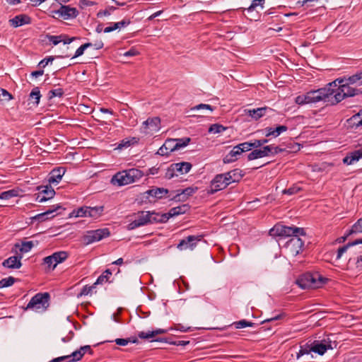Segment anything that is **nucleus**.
<instances>
[{
    "label": "nucleus",
    "instance_id": "nucleus-1",
    "mask_svg": "<svg viewBox=\"0 0 362 362\" xmlns=\"http://www.w3.org/2000/svg\"><path fill=\"white\" fill-rule=\"evenodd\" d=\"M305 234L303 228H271L269 231V235L277 240L291 237L289 243L299 248L304 245V240L300 236H305Z\"/></svg>",
    "mask_w": 362,
    "mask_h": 362
},
{
    "label": "nucleus",
    "instance_id": "nucleus-2",
    "mask_svg": "<svg viewBox=\"0 0 362 362\" xmlns=\"http://www.w3.org/2000/svg\"><path fill=\"white\" fill-rule=\"evenodd\" d=\"M327 88L331 89L330 101L332 104H337L347 97H354L362 93V90L347 82L337 83L336 87L330 86L329 83Z\"/></svg>",
    "mask_w": 362,
    "mask_h": 362
},
{
    "label": "nucleus",
    "instance_id": "nucleus-3",
    "mask_svg": "<svg viewBox=\"0 0 362 362\" xmlns=\"http://www.w3.org/2000/svg\"><path fill=\"white\" fill-rule=\"evenodd\" d=\"M143 175L141 170L132 168L116 173L112 178L111 182L114 185L123 186L129 185L139 180Z\"/></svg>",
    "mask_w": 362,
    "mask_h": 362
},
{
    "label": "nucleus",
    "instance_id": "nucleus-4",
    "mask_svg": "<svg viewBox=\"0 0 362 362\" xmlns=\"http://www.w3.org/2000/svg\"><path fill=\"white\" fill-rule=\"evenodd\" d=\"M327 281L318 273H305L296 281L297 284L303 289L316 288L322 286Z\"/></svg>",
    "mask_w": 362,
    "mask_h": 362
},
{
    "label": "nucleus",
    "instance_id": "nucleus-5",
    "mask_svg": "<svg viewBox=\"0 0 362 362\" xmlns=\"http://www.w3.org/2000/svg\"><path fill=\"white\" fill-rule=\"evenodd\" d=\"M49 293H38L30 299L25 310H32L37 313L44 312L49 307Z\"/></svg>",
    "mask_w": 362,
    "mask_h": 362
},
{
    "label": "nucleus",
    "instance_id": "nucleus-6",
    "mask_svg": "<svg viewBox=\"0 0 362 362\" xmlns=\"http://www.w3.org/2000/svg\"><path fill=\"white\" fill-rule=\"evenodd\" d=\"M331 89L327 88V86L315 90H312L303 94L306 104L316 103L320 101L329 102Z\"/></svg>",
    "mask_w": 362,
    "mask_h": 362
},
{
    "label": "nucleus",
    "instance_id": "nucleus-7",
    "mask_svg": "<svg viewBox=\"0 0 362 362\" xmlns=\"http://www.w3.org/2000/svg\"><path fill=\"white\" fill-rule=\"evenodd\" d=\"M110 234V233L107 228L88 230L83 235L82 240L84 245H88L108 237Z\"/></svg>",
    "mask_w": 362,
    "mask_h": 362
},
{
    "label": "nucleus",
    "instance_id": "nucleus-8",
    "mask_svg": "<svg viewBox=\"0 0 362 362\" xmlns=\"http://www.w3.org/2000/svg\"><path fill=\"white\" fill-rule=\"evenodd\" d=\"M202 238L203 235H189L187 238L181 240L177 247L180 250H193L196 247L197 243L202 241Z\"/></svg>",
    "mask_w": 362,
    "mask_h": 362
},
{
    "label": "nucleus",
    "instance_id": "nucleus-9",
    "mask_svg": "<svg viewBox=\"0 0 362 362\" xmlns=\"http://www.w3.org/2000/svg\"><path fill=\"white\" fill-rule=\"evenodd\" d=\"M52 12L54 14V16H57V18H62L64 20L74 18L78 15V11L76 8L64 5H61L58 10Z\"/></svg>",
    "mask_w": 362,
    "mask_h": 362
},
{
    "label": "nucleus",
    "instance_id": "nucleus-10",
    "mask_svg": "<svg viewBox=\"0 0 362 362\" xmlns=\"http://www.w3.org/2000/svg\"><path fill=\"white\" fill-rule=\"evenodd\" d=\"M229 184L226 180L224 174H218L212 180L210 189L208 190L209 194H214L215 192L225 189Z\"/></svg>",
    "mask_w": 362,
    "mask_h": 362
},
{
    "label": "nucleus",
    "instance_id": "nucleus-11",
    "mask_svg": "<svg viewBox=\"0 0 362 362\" xmlns=\"http://www.w3.org/2000/svg\"><path fill=\"white\" fill-rule=\"evenodd\" d=\"M37 190H39V192L35 194V200L38 202H43L52 199L55 194L54 190L48 186L37 187Z\"/></svg>",
    "mask_w": 362,
    "mask_h": 362
},
{
    "label": "nucleus",
    "instance_id": "nucleus-12",
    "mask_svg": "<svg viewBox=\"0 0 362 362\" xmlns=\"http://www.w3.org/2000/svg\"><path fill=\"white\" fill-rule=\"evenodd\" d=\"M160 119L159 117L148 118L143 122V128L145 134H153L160 129Z\"/></svg>",
    "mask_w": 362,
    "mask_h": 362
},
{
    "label": "nucleus",
    "instance_id": "nucleus-13",
    "mask_svg": "<svg viewBox=\"0 0 362 362\" xmlns=\"http://www.w3.org/2000/svg\"><path fill=\"white\" fill-rule=\"evenodd\" d=\"M330 341L325 339L322 341H315L311 346L313 352L317 353L322 356L328 349H332Z\"/></svg>",
    "mask_w": 362,
    "mask_h": 362
},
{
    "label": "nucleus",
    "instance_id": "nucleus-14",
    "mask_svg": "<svg viewBox=\"0 0 362 362\" xmlns=\"http://www.w3.org/2000/svg\"><path fill=\"white\" fill-rule=\"evenodd\" d=\"M343 82H347L349 83V85H352L356 88L362 86L361 80H360V78L357 73L356 74H354V75L348 77V78L344 77V78H337L334 81L329 83V86L336 87L337 83H343Z\"/></svg>",
    "mask_w": 362,
    "mask_h": 362
},
{
    "label": "nucleus",
    "instance_id": "nucleus-15",
    "mask_svg": "<svg viewBox=\"0 0 362 362\" xmlns=\"http://www.w3.org/2000/svg\"><path fill=\"white\" fill-rule=\"evenodd\" d=\"M10 25L13 28H18L23 25L31 23V18L26 14H20L9 20Z\"/></svg>",
    "mask_w": 362,
    "mask_h": 362
},
{
    "label": "nucleus",
    "instance_id": "nucleus-16",
    "mask_svg": "<svg viewBox=\"0 0 362 362\" xmlns=\"http://www.w3.org/2000/svg\"><path fill=\"white\" fill-rule=\"evenodd\" d=\"M21 259V255L10 257L2 262V266L8 269H19L22 266Z\"/></svg>",
    "mask_w": 362,
    "mask_h": 362
},
{
    "label": "nucleus",
    "instance_id": "nucleus-17",
    "mask_svg": "<svg viewBox=\"0 0 362 362\" xmlns=\"http://www.w3.org/2000/svg\"><path fill=\"white\" fill-rule=\"evenodd\" d=\"M86 352H88L90 355L93 353L89 345L81 346L79 349L70 354L71 358L69 360V362H76L80 361Z\"/></svg>",
    "mask_w": 362,
    "mask_h": 362
},
{
    "label": "nucleus",
    "instance_id": "nucleus-18",
    "mask_svg": "<svg viewBox=\"0 0 362 362\" xmlns=\"http://www.w3.org/2000/svg\"><path fill=\"white\" fill-rule=\"evenodd\" d=\"M61 208H62V206L59 204L53 205L49 209L47 210L46 211H45V212H43L42 214H37V216H35L34 217L30 218L31 221L28 223V224H33L34 223V221H45L46 219H48L49 218V215L53 214L57 209H61Z\"/></svg>",
    "mask_w": 362,
    "mask_h": 362
},
{
    "label": "nucleus",
    "instance_id": "nucleus-19",
    "mask_svg": "<svg viewBox=\"0 0 362 362\" xmlns=\"http://www.w3.org/2000/svg\"><path fill=\"white\" fill-rule=\"evenodd\" d=\"M270 156V148L268 146H264L261 149H255L247 155V160H252L257 158Z\"/></svg>",
    "mask_w": 362,
    "mask_h": 362
},
{
    "label": "nucleus",
    "instance_id": "nucleus-20",
    "mask_svg": "<svg viewBox=\"0 0 362 362\" xmlns=\"http://www.w3.org/2000/svg\"><path fill=\"white\" fill-rule=\"evenodd\" d=\"M65 172L66 170L63 167H59L53 169L49 173V177L48 179L49 183H59L61 181Z\"/></svg>",
    "mask_w": 362,
    "mask_h": 362
},
{
    "label": "nucleus",
    "instance_id": "nucleus-21",
    "mask_svg": "<svg viewBox=\"0 0 362 362\" xmlns=\"http://www.w3.org/2000/svg\"><path fill=\"white\" fill-rule=\"evenodd\" d=\"M223 174L229 185L233 182H239L243 176V174H242V170L238 168Z\"/></svg>",
    "mask_w": 362,
    "mask_h": 362
},
{
    "label": "nucleus",
    "instance_id": "nucleus-22",
    "mask_svg": "<svg viewBox=\"0 0 362 362\" xmlns=\"http://www.w3.org/2000/svg\"><path fill=\"white\" fill-rule=\"evenodd\" d=\"M269 110L270 109L267 107H264L252 110H245L244 112L245 115L250 116L255 120H257L265 115Z\"/></svg>",
    "mask_w": 362,
    "mask_h": 362
},
{
    "label": "nucleus",
    "instance_id": "nucleus-23",
    "mask_svg": "<svg viewBox=\"0 0 362 362\" xmlns=\"http://www.w3.org/2000/svg\"><path fill=\"white\" fill-rule=\"evenodd\" d=\"M240 147L238 145L234 146L233 149L224 157V163H230L238 160V157L243 153L240 151Z\"/></svg>",
    "mask_w": 362,
    "mask_h": 362
},
{
    "label": "nucleus",
    "instance_id": "nucleus-24",
    "mask_svg": "<svg viewBox=\"0 0 362 362\" xmlns=\"http://www.w3.org/2000/svg\"><path fill=\"white\" fill-rule=\"evenodd\" d=\"M149 211H141L138 214L136 219H135L130 226H142L149 224L148 223Z\"/></svg>",
    "mask_w": 362,
    "mask_h": 362
},
{
    "label": "nucleus",
    "instance_id": "nucleus-25",
    "mask_svg": "<svg viewBox=\"0 0 362 362\" xmlns=\"http://www.w3.org/2000/svg\"><path fill=\"white\" fill-rule=\"evenodd\" d=\"M168 221L167 216L165 214H160L158 213H156L154 211L150 212L148 216V223L149 224H155V223H165Z\"/></svg>",
    "mask_w": 362,
    "mask_h": 362
},
{
    "label": "nucleus",
    "instance_id": "nucleus-26",
    "mask_svg": "<svg viewBox=\"0 0 362 362\" xmlns=\"http://www.w3.org/2000/svg\"><path fill=\"white\" fill-rule=\"evenodd\" d=\"M361 158H362V148L351 152L343 159V162L346 165H351Z\"/></svg>",
    "mask_w": 362,
    "mask_h": 362
},
{
    "label": "nucleus",
    "instance_id": "nucleus-27",
    "mask_svg": "<svg viewBox=\"0 0 362 362\" xmlns=\"http://www.w3.org/2000/svg\"><path fill=\"white\" fill-rule=\"evenodd\" d=\"M168 193V190L165 188H152L151 189L147 190L145 194L148 195V197H152L156 199H162L164 196H165Z\"/></svg>",
    "mask_w": 362,
    "mask_h": 362
},
{
    "label": "nucleus",
    "instance_id": "nucleus-28",
    "mask_svg": "<svg viewBox=\"0 0 362 362\" xmlns=\"http://www.w3.org/2000/svg\"><path fill=\"white\" fill-rule=\"evenodd\" d=\"M166 332H167L166 329H156L155 330L148 331L147 332H139V334H138V337L140 339H150V338H153V337H154L155 336H156L158 334H165Z\"/></svg>",
    "mask_w": 362,
    "mask_h": 362
},
{
    "label": "nucleus",
    "instance_id": "nucleus-29",
    "mask_svg": "<svg viewBox=\"0 0 362 362\" xmlns=\"http://www.w3.org/2000/svg\"><path fill=\"white\" fill-rule=\"evenodd\" d=\"M173 165L175 172L180 173V174L187 173L192 168V164L188 162L173 163Z\"/></svg>",
    "mask_w": 362,
    "mask_h": 362
},
{
    "label": "nucleus",
    "instance_id": "nucleus-30",
    "mask_svg": "<svg viewBox=\"0 0 362 362\" xmlns=\"http://www.w3.org/2000/svg\"><path fill=\"white\" fill-rule=\"evenodd\" d=\"M197 190V187H187L185 189H182L180 193L177 194V197L179 201H185L189 197L194 194Z\"/></svg>",
    "mask_w": 362,
    "mask_h": 362
},
{
    "label": "nucleus",
    "instance_id": "nucleus-31",
    "mask_svg": "<svg viewBox=\"0 0 362 362\" xmlns=\"http://www.w3.org/2000/svg\"><path fill=\"white\" fill-rule=\"evenodd\" d=\"M359 243H362V239H358L353 242L348 243L343 247H339L337 251V259H339L341 257L342 255L347 251L348 248H349L351 246L358 245Z\"/></svg>",
    "mask_w": 362,
    "mask_h": 362
},
{
    "label": "nucleus",
    "instance_id": "nucleus-32",
    "mask_svg": "<svg viewBox=\"0 0 362 362\" xmlns=\"http://www.w3.org/2000/svg\"><path fill=\"white\" fill-rule=\"evenodd\" d=\"M34 244L33 241L22 242L21 244H15V247L18 248L21 253L28 252L33 248Z\"/></svg>",
    "mask_w": 362,
    "mask_h": 362
},
{
    "label": "nucleus",
    "instance_id": "nucleus-33",
    "mask_svg": "<svg viewBox=\"0 0 362 362\" xmlns=\"http://www.w3.org/2000/svg\"><path fill=\"white\" fill-rule=\"evenodd\" d=\"M103 211V206H88V217L98 218Z\"/></svg>",
    "mask_w": 362,
    "mask_h": 362
},
{
    "label": "nucleus",
    "instance_id": "nucleus-34",
    "mask_svg": "<svg viewBox=\"0 0 362 362\" xmlns=\"http://www.w3.org/2000/svg\"><path fill=\"white\" fill-rule=\"evenodd\" d=\"M52 257L54 258V261H55V265L62 262L68 257V254L66 252L60 251L53 253Z\"/></svg>",
    "mask_w": 362,
    "mask_h": 362
},
{
    "label": "nucleus",
    "instance_id": "nucleus-35",
    "mask_svg": "<svg viewBox=\"0 0 362 362\" xmlns=\"http://www.w3.org/2000/svg\"><path fill=\"white\" fill-rule=\"evenodd\" d=\"M186 208H187L186 205H183L182 206L174 207V208H172L169 211L168 213L165 214V215L167 216V218L168 220L172 216L185 213V210H183V209H185Z\"/></svg>",
    "mask_w": 362,
    "mask_h": 362
},
{
    "label": "nucleus",
    "instance_id": "nucleus-36",
    "mask_svg": "<svg viewBox=\"0 0 362 362\" xmlns=\"http://www.w3.org/2000/svg\"><path fill=\"white\" fill-rule=\"evenodd\" d=\"M112 275V272L110 269H106L100 276H98L96 281L94 283V285L102 284L104 282H107L110 276Z\"/></svg>",
    "mask_w": 362,
    "mask_h": 362
},
{
    "label": "nucleus",
    "instance_id": "nucleus-37",
    "mask_svg": "<svg viewBox=\"0 0 362 362\" xmlns=\"http://www.w3.org/2000/svg\"><path fill=\"white\" fill-rule=\"evenodd\" d=\"M175 146L177 148V150H178L181 148L187 146L190 142L191 139L189 137H185L181 139H175Z\"/></svg>",
    "mask_w": 362,
    "mask_h": 362
},
{
    "label": "nucleus",
    "instance_id": "nucleus-38",
    "mask_svg": "<svg viewBox=\"0 0 362 362\" xmlns=\"http://www.w3.org/2000/svg\"><path fill=\"white\" fill-rule=\"evenodd\" d=\"M255 325V324L254 322H248L245 320H240L238 322H235L233 324V325L236 329H241V328H244V327H254Z\"/></svg>",
    "mask_w": 362,
    "mask_h": 362
},
{
    "label": "nucleus",
    "instance_id": "nucleus-39",
    "mask_svg": "<svg viewBox=\"0 0 362 362\" xmlns=\"http://www.w3.org/2000/svg\"><path fill=\"white\" fill-rule=\"evenodd\" d=\"M30 99L35 100V104L38 105L40 103V99L41 98L40 91L38 87L34 88L31 93H30Z\"/></svg>",
    "mask_w": 362,
    "mask_h": 362
},
{
    "label": "nucleus",
    "instance_id": "nucleus-40",
    "mask_svg": "<svg viewBox=\"0 0 362 362\" xmlns=\"http://www.w3.org/2000/svg\"><path fill=\"white\" fill-rule=\"evenodd\" d=\"M75 217H88V206H82L71 213Z\"/></svg>",
    "mask_w": 362,
    "mask_h": 362
},
{
    "label": "nucleus",
    "instance_id": "nucleus-41",
    "mask_svg": "<svg viewBox=\"0 0 362 362\" xmlns=\"http://www.w3.org/2000/svg\"><path fill=\"white\" fill-rule=\"evenodd\" d=\"M18 196V190L11 189L8 191L3 192L0 194L1 199H9L11 197Z\"/></svg>",
    "mask_w": 362,
    "mask_h": 362
},
{
    "label": "nucleus",
    "instance_id": "nucleus-42",
    "mask_svg": "<svg viewBox=\"0 0 362 362\" xmlns=\"http://www.w3.org/2000/svg\"><path fill=\"white\" fill-rule=\"evenodd\" d=\"M16 281V279L9 276L0 280V288H6L12 286Z\"/></svg>",
    "mask_w": 362,
    "mask_h": 362
},
{
    "label": "nucleus",
    "instance_id": "nucleus-43",
    "mask_svg": "<svg viewBox=\"0 0 362 362\" xmlns=\"http://www.w3.org/2000/svg\"><path fill=\"white\" fill-rule=\"evenodd\" d=\"M226 128L219 124H214L209 128V132L212 134H218L223 132Z\"/></svg>",
    "mask_w": 362,
    "mask_h": 362
},
{
    "label": "nucleus",
    "instance_id": "nucleus-44",
    "mask_svg": "<svg viewBox=\"0 0 362 362\" xmlns=\"http://www.w3.org/2000/svg\"><path fill=\"white\" fill-rule=\"evenodd\" d=\"M313 351L311 349V346L308 344H305L303 346H300L299 351L297 353L296 357L297 358H300L303 355H308L310 353Z\"/></svg>",
    "mask_w": 362,
    "mask_h": 362
},
{
    "label": "nucleus",
    "instance_id": "nucleus-45",
    "mask_svg": "<svg viewBox=\"0 0 362 362\" xmlns=\"http://www.w3.org/2000/svg\"><path fill=\"white\" fill-rule=\"evenodd\" d=\"M47 38L54 45H58L59 42H61L62 41V40H64L63 35H47Z\"/></svg>",
    "mask_w": 362,
    "mask_h": 362
},
{
    "label": "nucleus",
    "instance_id": "nucleus-46",
    "mask_svg": "<svg viewBox=\"0 0 362 362\" xmlns=\"http://www.w3.org/2000/svg\"><path fill=\"white\" fill-rule=\"evenodd\" d=\"M175 141V139H168L164 143L165 147L166 146L170 153L177 150Z\"/></svg>",
    "mask_w": 362,
    "mask_h": 362
},
{
    "label": "nucleus",
    "instance_id": "nucleus-47",
    "mask_svg": "<svg viewBox=\"0 0 362 362\" xmlns=\"http://www.w3.org/2000/svg\"><path fill=\"white\" fill-rule=\"evenodd\" d=\"M64 94L62 88L53 89L49 91V98L52 99L54 97H62Z\"/></svg>",
    "mask_w": 362,
    "mask_h": 362
},
{
    "label": "nucleus",
    "instance_id": "nucleus-48",
    "mask_svg": "<svg viewBox=\"0 0 362 362\" xmlns=\"http://www.w3.org/2000/svg\"><path fill=\"white\" fill-rule=\"evenodd\" d=\"M301 190V188L297 185H293L288 189H286L283 191V193L285 194L292 195L298 193Z\"/></svg>",
    "mask_w": 362,
    "mask_h": 362
},
{
    "label": "nucleus",
    "instance_id": "nucleus-49",
    "mask_svg": "<svg viewBox=\"0 0 362 362\" xmlns=\"http://www.w3.org/2000/svg\"><path fill=\"white\" fill-rule=\"evenodd\" d=\"M44 264H47L49 268L54 269L57 265H55V261L52 255L47 256L43 259Z\"/></svg>",
    "mask_w": 362,
    "mask_h": 362
},
{
    "label": "nucleus",
    "instance_id": "nucleus-50",
    "mask_svg": "<svg viewBox=\"0 0 362 362\" xmlns=\"http://www.w3.org/2000/svg\"><path fill=\"white\" fill-rule=\"evenodd\" d=\"M0 91L1 92L0 94V100L9 101L13 98L12 95L9 93L6 90L1 88Z\"/></svg>",
    "mask_w": 362,
    "mask_h": 362
},
{
    "label": "nucleus",
    "instance_id": "nucleus-51",
    "mask_svg": "<svg viewBox=\"0 0 362 362\" xmlns=\"http://www.w3.org/2000/svg\"><path fill=\"white\" fill-rule=\"evenodd\" d=\"M242 153L250 151L253 148L252 142H243L238 144Z\"/></svg>",
    "mask_w": 362,
    "mask_h": 362
},
{
    "label": "nucleus",
    "instance_id": "nucleus-52",
    "mask_svg": "<svg viewBox=\"0 0 362 362\" xmlns=\"http://www.w3.org/2000/svg\"><path fill=\"white\" fill-rule=\"evenodd\" d=\"M175 170L173 168V165L171 164L170 166L167 169V171L165 175V177L170 180L174 177L175 176H177V175L175 173Z\"/></svg>",
    "mask_w": 362,
    "mask_h": 362
},
{
    "label": "nucleus",
    "instance_id": "nucleus-53",
    "mask_svg": "<svg viewBox=\"0 0 362 362\" xmlns=\"http://www.w3.org/2000/svg\"><path fill=\"white\" fill-rule=\"evenodd\" d=\"M116 9L114 6H110L105 10L100 11L97 16L98 17L100 18L105 16H110L112 11H114Z\"/></svg>",
    "mask_w": 362,
    "mask_h": 362
},
{
    "label": "nucleus",
    "instance_id": "nucleus-54",
    "mask_svg": "<svg viewBox=\"0 0 362 362\" xmlns=\"http://www.w3.org/2000/svg\"><path fill=\"white\" fill-rule=\"evenodd\" d=\"M209 110L211 112L214 111V107L207 104H199L191 108V110Z\"/></svg>",
    "mask_w": 362,
    "mask_h": 362
},
{
    "label": "nucleus",
    "instance_id": "nucleus-55",
    "mask_svg": "<svg viewBox=\"0 0 362 362\" xmlns=\"http://www.w3.org/2000/svg\"><path fill=\"white\" fill-rule=\"evenodd\" d=\"M287 129H288V127L285 125H280L276 128H274V137H277L281 133L286 132Z\"/></svg>",
    "mask_w": 362,
    "mask_h": 362
},
{
    "label": "nucleus",
    "instance_id": "nucleus-56",
    "mask_svg": "<svg viewBox=\"0 0 362 362\" xmlns=\"http://www.w3.org/2000/svg\"><path fill=\"white\" fill-rule=\"evenodd\" d=\"M264 0H253L250 7L247 8L248 11H253L257 6H261L263 8Z\"/></svg>",
    "mask_w": 362,
    "mask_h": 362
},
{
    "label": "nucleus",
    "instance_id": "nucleus-57",
    "mask_svg": "<svg viewBox=\"0 0 362 362\" xmlns=\"http://www.w3.org/2000/svg\"><path fill=\"white\" fill-rule=\"evenodd\" d=\"M95 287V285H93V286H85L81 293H80V295L81 296H86V295H88L90 293H91L92 292V290Z\"/></svg>",
    "mask_w": 362,
    "mask_h": 362
},
{
    "label": "nucleus",
    "instance_id": "nucleus-58",
    "mask_svg": "<svg viewBox=\"0 0 362 362\" xmlns=\"http://www.w3.org/2000/svg\"><path fill=\"white\" fill-rule=\"evenodd\" d=\"M115 341L116 344L119 346H127L129 343V340L127 339H119L117 338L115 339L114 341H107V342H112Z\"/></svg>",
    "mask_w": 362,
    "mask_h": 362
},
{
    "label": "nucleus",
    "instance_id": "nucleus-59",
    "mask_svg": "<svg viewBox=\"0 0 362 362\" xmlns=\"http://www.w3.org/2000/svg\"><path fill=\"white\" fill-rule=\"evenodd\" d=\"M268 146H269V148H270V155H272V156L276 155L279 153H281L284 151L280 147L275 146L274 145H269Z\"/></svg>",
    "mask_w": 362,
    "mask_h": 362
},
{
    "label": "nucleus",
    "instance_id": "nucleus-60",
    "mask_svg": "<svg viewBox=\"0 0 362 362\" xmlns=\"http://www.w3.org/2000/svg\"><path fill=\"white\" fill-rule=\"evenodd\" d=\"M54 59V57H49L47 58H45L42 60H41L39 63V66H41L42 67H45L49 62H52Z\"/></svg>",
    "mask_w": 362,
    "mask_h": 362
},
{
    "label": "nucleus",
    "instance_id": "nucleus-61",
    "mask_svg": "<svg viewBox=\"0 0 362 362\" xmlns=\"http://www.w3.org/2000/svg\"><path fill=\"white\" fill-rule=\"evenodd\" d=\"M268 142L267 139H257L255 140L254 142H252L253 148H258L264 145V144H267Z\"/></svg>",
    "mask_w": 362,
    "mask_h": 362
},
{
    "label": "nucleus",
    "instance_id": "nucleus-62",
    "mask_svg": "<svg viewBox=\"0 0 362 362\" xmlns=\"http://www.w3.org/2000/svg\"><path fill=\"white\" fill-rule=\"evenodd\" d=\"M71 358V356H70V355H66V356H59V357L53 358L49 362H62L65 360H67L69 362V360Z\"/></svg>",
    "mask_w": 362,
    "mask_h": 362
},
{
    "label": "nucleus",
    "instance_id": "nucleus-63",
    "mask_svg": "<svg viewBox=\"0 0 362 362\" xmlns=\"http://www.w3.org/2000/svg\"><path fill=\"white\" fill-rule=\"evenodd\" d=\"M157 153L160 156H168L170 152L166 146L165 147V144H163V145L158 150Z\"/></svg>",
    "mask_w": 362,
    "mask_h": 362
},
{
    "label": "nucleus",
    "instance_id": "nucleus-64",
    "mask_svg": "<svg viewBox=\"0 0 362 362\" xmlns=\"http://www.w3.org/2000/svg\"><path fill=\"white\" fill-rule=\"evenodd\" d=\"M295 102L298 104V105H305L306 104V101L305 100V98L303 96V95H300L298 96H297L296 98H295Z\"/></svg>",
    "mask_w": 362,
    "mask_h": 362
}]
</instances>
